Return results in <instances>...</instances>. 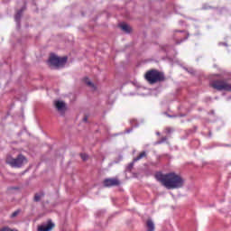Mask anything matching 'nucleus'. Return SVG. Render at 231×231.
Segmentation results:
<instances>
[{"instance_id":"nucleus-1","label":"nucleus","mask_w":231,"mask_h":231,"mask_svg":"<svg viewBox=\"0 0 231 231\" xmlns=\"http://www.w3.org/2000/svg\"><path fill=\"white\" fill-rule=\"evenodd\" d=\"M155 180L162 183L163 187L168 189L169 190L174 189H181L183 185H185V180L181 178L180 174H177L176 172H170L163 174L161 171L156 172Z\"/></svg>"},{"instance_id":"nucleus-2","label":"nucleus","mask_w":231,"mask_h":231,"mask_svg":"<svg viewBox=\"0 0 231 231\" xmlns=\"http://www.w3.org/2000/svg\"><path fill=\"white\" fill-rule=\"evenodd\" d=\"M144 79L148 84H158V82H164L165 74L158 69H150L144 74Z\"/></svg>"},{"instance_id":"nucleus-3","label":"nucleus","mask_w":231,"mask_h":231,"mask_svg":"<svg viewBox=\"0 0 231 231\" xmlns=\"http://www.w3.org/2000/svg\"><path fill=\"white\" fill-rule=\"evenodd\" d=\"M5 162L11 167L14 169H20L24 163H28V160L23 154H19L16 158H13L12 156H7Z\"/></svg>"},{"instance_id":"nucleus-4","label":"nucleus","mask_w":231,"mask_h":231,"mask_svg":"<svg viewBox=\"0 0 231 231\" xmlns=\"http://www.w3.org/2000/svg\"><path fill=\"white\" fill-rule=\"evenodd\" d=\"M210 87L217 91H231V84L224 79H216L210 83Z\"/></svg>"},{"instance_id":"nucleus-5","label":"nucleus","mask_w":231,"mask_h":231,"mask_svg":"<svg viewBox=\"0 0 231 231\" xmlns=\"http://www.w3.org/2000/svg\"><path fill=\"white\" fill-rule=\"evenodd\" d=\"M49 62L51 66H54L55 68H60L68 62V57H59L55 54H51L49 59Z\"/></svg>"},{"instance_id":"nucleus-6","label":"nucleus","mask_w":231,"mask_h":231,"mask_svg":"<svg viewBox=\"0 0 231 231\" xmlns=\"http://www.w3.org/2000/svg\"><path fill=\"white\" fill-rule=\"evenodd\" d=\"M104 187H119L120 185V180L116 178H108L105 179L103 181Z\"/></svg>"},{"instance_id":"nucleus-7","label":"nucleus","mask_w":231,"mask_h":231,"mask_svg":"<svg viewBox=\"0 0 231 231\" xmlns=\"http://www.w3.org/2000/svg\"><path fill=\"white\" fill-rule=\"evenodd\" d=\"M143 158H147V152H142L137 157L134 158L133 162L128 164L127 170L133 171L134 163H136V162H140V160H142Z\"/></svg>"},{"instance_id":"nucleus-8","label":"nucleus","mask_w":231,"mask_h":231,"mask_svg":"<svg viewBox=\"0 0 231 231\" xmlns=\"http://www.w3.org/2000/svg\"><path fill=\"white\" fill-rule=\"evenodd\" d=\"M54 226H55V224L49 222L45 226H40L38 227V231H51V230H53Z\"/></svg>"},{"instance_id":"nucleus-9","label":"nucleus","mask_w":231,"mask_h":231,"mask_svg":"<svg viewBox=\"0 0 231 231\" xmlns=\"http://www.w3.org/2000/svg\"><path fill=\"white\" fill-rule=\"evenodd\" d=\"M55 107L58 111H64L66 109V104L63 101H56Z\"/></svg>"},{"instance_id":"nucleus-10","label":"nucleus","mask_w":231,"mask_h":231,"mask_svg":"<svg viewBox=\"0 0 231 231\" xmlns=\"http://www.w3.org/2000/svg\"><path fill=\"white\" fill-rule=\"evenodd\" d=\"M42 198H44V192L40 191L38 193H35L33 201H35L37 203V202L41 201V199H42Z\"/></svg>"},{"instance_id":"nucleus-11","label":"nucleus","mask_w":231,"mask_h":231,"mask_svg":"<svg viewBox=\"0 0 231 231\" xmlns=\"http://www.w3.org/2000/svg\"><path fill=\"white\" fill-rule=\"evenodd\" d=\"M147 231H154V222L152 219L146 221Z\"/></svg>"},{"instance_id":"nucleus-12","label":"nucleus","mask_w":231,"mask_h":231,"mask_svg":"<svg viewBox=\"0 0 231 231\" xmlns=\"http://www.w3.org/2000/svg\"><path fill=\"white\" fill-rule=\"evenodd\" d=\"M121 30H123V32H125L126 33L131 32V27L127 24V23H122L120 25Z\"/></svg>"},{"instance_id":"nucleus-13","label":"nucleus","mask_w":231,"mask_h":231,"mask_svg":"<svg viewBox=\"0 0 231 231\" xmlns=\"http://www.w3.org/2000/svg\"><path fill=\"white\" fill-rule=\"evenodd\" d=\"M23 12H24V8L18 11L17 14H15L14 19H15L16 23H19V21H21V15H23Z\"/></svg>"},{"instance_id":"nucleus-14","label":"nucleus","mask_w":231,"mask_h":231,"mask_svg":"<svg viewBox=\"0 0 231 231\" xmlns=\"http://www.w3.org/2000/svg\"><path fill=\"white\" fill-rule=\"evenodd\" d=\"M84 81L89 88H95V85L93 84V82H91V80H89V79L85 78Z\"/></svg>"},{"instance_id":"nucleus-15","label":"nucleus","mask_w":231,"mask_h":231,"mask_svg":"<svg viewBox=\"0 0 231 231\" xmlns=\"http://www.w3.org/2000/svg\"><path fill=\"white\" fill-rule=\"evenodd\" d=\"M80 157L83 160V162H86V160H88V154H86V153H81Z\"/></svg>"},{"instance_id":"nucleus-16","label":"nucleus","mask_w":231,"mask_h":231,"mask_svg":"<svg viewBox=\"0 0 231 231\" xmlns=\"http://www.w3.org/2000/svg\"><path fill=\"white\" fill-rule=\"evenodd\" d=\"M21 211H19V210H16V211H14L12 215H11V217H17V216H19V213H20Z\"/></svg>"},{"instance_id":"nucleus-17","label":"nucleus","mask_w":231,"mask_h":231,"mask_svg":"<svg viewBox=\"0 0 231 231\" xmlns=\"http://www.w3.org/2000/svg\"><path fill=\"white\" fill-rule=\"evenodd\" d=\"M163 142H167V137H162L161 141L158 142V143H163Z\"/></svg>"},{"instance_id":"nucleus-18","label":"nucleus","mask_w":231,"mask_h":231,"mask_svg":"<svg viewBox=\"0 0 231 231\" xmlns=\"http://www.w3.org/2000/svg\"><path fill=\"white\" fill-rule=\"evenodd\" d=\"M83 121H84V122H88V116H85V117L83 118Z\"/></svg>"},{"instance_id":"nucleus-19","label":"nucleus","mask_w":231,"mask_h":231,"mask_svg":"<svg viewBox=\"0 0 231 231\" xmlns=\"http://www.w3.org/2000/svg\"><path fill=\"white\" fill-rule=\"evenodd\" d=\"M166 131H167V133H171V128H167Z\"/></svg>"}]
</instances>
